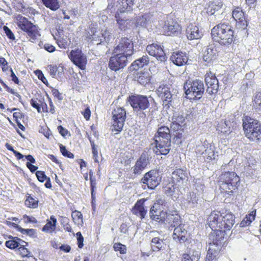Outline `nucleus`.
<instances>
[{"label":"nucleus","instance_id":"obj_15","mask_svg":"<svg viewBox=\"0 0 261 261\" xmlns=\"http://www.w3.org/2000/svg\"><path fill=\"white\" fill-rule=\"evenodd\" d=\"M205 82L207 86L206 92L210 95L217 93L219 89L218 80L215 75L211 72L207 73L205 75Z\"/></svg>","mask_w":261,"mask_h":261},{"label":"nucleus","instance_id":"obj_25","mask_svg":"<svg viewBox=\"0 0 261 261\" xmlns=\"http://www.w3.org/2000/svg\"><path fill=\"white\" fill-rule=\"evenodd\" d=\"M144 201L145 200L144 199H141L137 201L132 210L133 214L140 217L141 219L144 218L147 212L144 207L143 204Z\"/></svg>","mask_w":261,"mask_h":261},{"label":"nucleus","instance_id":"obj_37","mask_svg":"<svg viewBox=\"0 0 261 261\" xmlns=\"http://www.w3.org/2000/svg\"><path fill=\"white\" fill-rule=\"evenodd\" d=\"M44 6L53 11H56L59 7L58 0H41Z\"/></svg>","mask_w":261,"mask_h":261},{"label":"nucleus","instance_id":"obj_64","mask_svg":"<svg viewBox=\"0 0 261 261\" xmlns=\"http://www.w3.org/2000/svg\"><path fill=\"white\" fill-rule=\"evenodd\" d=\"M39 132L43 134L44 136L48 139L49 138V136L51 135L50 131L48 127H41V129L39 130Z\"/></svg>","mask_w":261,"mask_h":261},{"label":"nucleus","instance_id":"obj_53","mask_svg":"<svg viewBox=\"0 0 261 261\" xmlns=\"http://www.w3.org/2000/svg\"><path fill=\"white\" fill-rule=\"evenodd\" d=\"M113 248L116 251H119L121 254H125L126 253V246L120 243H115Z\"/></svg>","mask_w":261,"mask_h":261},{"label":"nucleus","instance_id":"obj_8","mask_svg":"<svg viewBox=\"0 0 261 261\" xmlns=\"http://www.w3.org/2000/svg\"><path fill=\"white\" fill-rule=\"evenodd\" d=\"M114 54H122L130 58L134 54V44L132 39L125 37H122L114 49Z\"/></svg>","mask_w":261,"mask_h":261},{"label":"nucleus","instance_id":"obj_21","mask_svg":"<svg viewBox=\"0 0 261 261\" xmlns=\"http://www.w3.org/2000/svg\"><path fill=\"white\" fill-rule=\"evenodd\" d=\"M235 223V216L231 212L223 214L222 230L229 231Z\"/></svg>","mask_w":261,"mask_h":261},{"label":"nucleus","instance_id":"obj_1","mask_svg":"<svg viewBox=\"0 0 261 261\" xmlns=\"http://www.w3.org/2000/svg\"><path fill=\"white\" fill-rule=\"evenodd\" d=\"M171 130L168 126L159 127L154 136V142L150 144L146 149L152 151L156 155H167L170 150Z\"/></svg>","mask_w":261,"mask_h":261},{"label":"nucleus","instance_id":"obj_49","mask_svg":"<svg viewBox=\"0 0 261 261\" xmlns=\"http://www.w3.org/2000/svg\"><path fill=\"white\" fill-rule=\"evenodd\" d=\"M71 216L75 223L80 224L83 223V216L81 212L75 211L72 213Z\"/></svg>","mask_w":261,"mask_h":261},{"label":"nucleus","instance_id":"obj_42","mask_svg":"<svg viewBox=\"0 0 261 261\" xmlns=\"http://www.w3.org/2000/svg\"><path fill=\"white\" fill-rule=\"evenodd\" d=\"M14 227L16 228L18 231L24 234H27L29 236H33L35 233V230L34 229H24L21 228L18 225L13 223Z\"/></svg>","mask_w":261,"mask_h":261},{"label":"nucleus","instance_id":"obj_22","mask_svg":"<svg viewBox=\"0 0 261 261\" xmlns=\"http://www.w3.org/2000/svg\"><path fill=\"white\" fill-rule=\"evenodd\" d=\"M170 60L176 65L181 66L186 64L188 61V57L186 53L181 51L173 53Z\"/></svg>","mask_w":261,"mask_h":261},{"label":"nucleus","instance_id":"obj_27","mask_svg":"<svg viewBox=\"0 0 261 261\" xmlns=\"http://www.w3.org/2000/svg\"><path fill=\"white\" fill-rule=\"evenodd\" d=\"M16 20L17 25L24 31L35 27V25L32 22L21 15H18L16 17Z\"/></svg>","mask_w":261,"mask_h":261},{"label":"nucleus","instance_id":"obj_12","mask_svg":"<svg viewBox=\"0 0 261 261\" xmlns=\"http://www.w3.org/2000/svg\"><path fill=\"white\" fill-rule=\"evenodd\" d=\"M141 181L144 184H146L148 188L154 189L160 184L161 177L157 170H151L144 174Z\"/></svg>","mask_w":261,"mask_h":261},{"label":"nucleus","instance_id":"obj_51","mask_svg":"<svg viewBox=\"0 0 261 261\" xmlns=\"http://www.w3.org/2000/svg\"><path fill=\"white\" fill-rule=\"evenodd\" d=\"M230 122L225 121L222 125L218 126V129L223 134H229L231 132L229 126Z\"/></svg>","mask_w":261,"mask_h":261},{"label":"nucleus","instance_id":"obj_52","mask_svg":"<svg viewBox=\"0 0 261 261\" xmlns=\"http://www.w3.org/2000/svg\"><path fill=\"white\" fill-rule=\"evenodd\" d=\"M171 121L181 124L185 121V118L182 115L179 113H174L171 118Z\"/></svg>","mask_w":261,"mask_h":261},{"label":"nucleus","instance_id":"obj_54","mask_svg":"<svg viewBox=\"0 0 261 261\" xmlns=\"http://www.w3.org/2000/svg\"><path fill=\"white\" fill-rule=\"evenodd\" d=\"M60 149L63 156L71 159H73L74 158V154L70 152V151H68L66 149L65 146H64L62 144L60 145Z\"/></svg>","mask_w":261,"mask_h":261},{"label":"nucleus","instance_id":"obj_28","mask_svg":"<svg viewBox=\"0 0 261 261\" xmlns=\"http://www.w3.org/2000/svg\"><path fill=\"white\" fill-rule=\"evenodd\" d=\"M150 245L153 251H159L165 248L166 244L163 238L159 237L153 238L151 241Z\"/></svg>","mask_w":261,"mask_h":261},{"label":"nucleus","instance_id":"obj_19","mask_svg":"<svg viewBox=\"0 0 261 261\" xmlns=\"http://www.w3.org/2000/svg\"><path fill=\"white\" fill-rule=\"evenodd\" d=\"M213 232H211L210 235V239L212 240V243H210V246L217 248L219 250L218 242L223 240L225 234H226V231L220 229L216 230H213Z\"/></svg>","mask_w":261,"mask_h":261},{"label":"nucleus","instance_id":"obj_60","mask_svg":"<svg viewBox=\"0 0 261 261\" xmlns=\"http://www.w3.org/2000/svg\"><path fill=\"white\" fill-rule=\"evenodd\" d=\"M76 237H77L78 247L80 248H83V247L84 246V243H83L84 238H83L81 232L80 231L77 232L76 233Z\"/></svg>","mask_w":261,"mask_h":261},{"label":"nucleus","instance_id":"obj_3","mask_svg":"<svg viewBox=\"0 0 261 261\" xmlns=\"http://www.w3.org/2000/svg\"><path fill=\"white\" fill-rule=\"evenodd\" d=\"M213 39L222 45L228 46L234 41V32L228 23H219L211 31Z\"/></svg>","mask_w":261,"mask_h":261},{"label":"nucleus","instance_id":"obj_26","mask_svg":"<svg viewBox=\"0 0 261 261\" xmlns=\"http://www.w3.org/2000/svg\"><path fill=\"white\" fill-rule=\"evenodd\" d=\"M149 62V57L146 55L143 56L142 57L139 59L136 60L129 67L130 70L134 71L138 70L141 68L147 65Z\"/></svg>","mask_w":261,"mask_h":261},{"label":"nucleus","instance_id":"obj_31","mask_svg":"<svg viewBox=\"0 0 261 261\" xmlns=\"http://www.w3.org/2000/svg\"><path fill=\"white\" fill-rule=\"evenodd\" d=\"M87 37L91 39L92 41H100L97 42L96 44L98 45L103 42L101 38L100 31H96L94 28L91 29V33L88 32L87 34Z\"/></svg>","mask_w":261,"mask_h":261},{"label":"nucleus","instance_id":"obj_40","mask_svg":"<svg viewBox=\"0 0 261 261\" xmlns=\"http://www.w3.org/2000/svg\"><path fill=\"white\" fill-rule=\"evenodd\" d=\"M151 20V17L149 14H145L139 17L137 20L138 26L146 27L147 23Z\"/></svg>","mask_w":261,"mask_h":261},{"label":"nucleus","instance_id":"obj_34","mask_svg":"<svg viewBox=\"0 0 261 261\" xmlns=\"http://www.w3.org/2000/svg\"><path fill=\"white\" fill-rule=\"evenodd\" d=\"M50 220H48L47 223L43 227L42 231L49 232L55 231L57 225V219L54 216H51Z\"/></svg>","mask_w":261,"mask_h":261},{"label":"nucleus","instance_id":"obj_18","mask_svg":"<svg viewBox=\"0 0 261 261\" xmlns=\"http://www.w3.org/2000/svg\"><path fill=\"white\" fill-rule=\"evenodd\" d=\"M223 3L220 0L213 1L210 3L207 13L208 20H213L216 16L222 13Z\"/></svg>","mask_w":261,"mask_h":261},{"label":"nucleus","instance_id":"obj_46","mask_svg":"<svg viewBox=\"0 0 261 261\" xmlns=\"http://www.w3.org/2000/svg\"><path fill=\"white\" fill-rule=\"evenodd\" d=\"M200 256L197 252L195 255H192L189 254H185L182 256L181 261H198L199 260Z\"/></svg>","mask_w":261,"mask_h":261},{"label":"nucleus","instance_id":"obj_32","mask_svg":"<svg viewBox=\"0 0 261 261\" xmlns=\"http://www.w3.org/2000/svg\"><path fill=\"white\" fill-rule=\"evenodd\" d=\"M9 238L10 239L9 241L6 242L5 245L7 247L10 248L11 249H15L17 247H19L21 243H25L26 244L28 243L21 240L18 237H13L12 236H10Z\"/></svg>","mask_w":261,"mask_h":261},{"label":"nucleus","instance_id":"obj_56","mask_svg":"<svg viewBox=\"0 0 261 261\" xmlns=\"http://www.w3.org/2000/svg\"><path fill=\"white\" fill-rule=\"evenodd\" d=\"M25 204L30 207L36 208L38 206V201L32 197H30L25 201Z\"/></svg>","mask_w":261,"mask_h":261},{"label":"nucleus","instance_id":"obj_20","mask_svg":"<svg viewBox=\"0 0 261 261\" xmlns=\"http://www.w3.org/2000/svg\"><path fill=\"white\" fill-rule=\"evenodd\" d=\"M218 55V51L216 46L214 44H210L204 51L203 59L205 62L210 63L214 60Z\"/></svg>","mask_w":261,"mask_h":261},{"label":"nucleus","instance_id":"obj_63","mask_svg":"<svg viewBox=\"0 0 261 261\" xmlns=\"http://www.w3.org/2000/svg\"><path fill=\"white\" fill-rule=\"evenodd\" d=\"M36 74H37L38 77L40 80H41L44 84L47 85V81L41 71L39 70H37Z\"/></svg>","mask_w":261,"mask_h":261},{"label":"nucleus","instance_id":"obj_10","mask_svg":"<svg viewBox=\"0 0 261 261\" xmlns=\"http://www.w3.org/2000/svg\"><path fill=\"white\" fill-rule=\"evenodd\" d=\"M151 151H146L142 152L140 157L136 161L135 165L132 168L131 170L135 176L140 175L143 170L149 163V156Z\"/></svg>","mask_w":261,"mask_h":261},{"label":"nucleus","instance_id":"obj_62","mask_svg":"<svg viewBox=\"0 0 261 261\" xmlns=\"http://www.w3.org/2000/svg\"><path fill=\"white\" fill-rule=\"evenodd\" d=\"M23 219L25 223H37L38 222L37 219H36L35 218L33 217H30L26 215L23 216Z\"/></svg>","mask_w":261,"mask_h":261},{"label":"nucleus","instance_id":"obj_44","mask_svg":"<svg viewBox=\"0 0 261 261\" xmlns=\"http://www.w3.org/2000/svg\"><path fill=\"white\" fill-rule=\"evenodd\" d=\"M70 41L67 37H59L57 40V43L61 48H66L70 45Z\"/></svg>","mask_w":261,"mask_h":261},{"label":"nucleus","instance_id":"obj_59","mask_svg":"<svg viewBox=\"0 0 261 261\" xmlns=\"http://www.w3.org/2000/svg\"><path fill=\"white\" fill-rule=\"evenodd\" d=\"M36 175L38 180L41 182H43L47 179V177L45 175L44 172L42 171H37L36 173Z\"/></svg>","mask_w":261,"mask_h":261},{"label":"nucleus","instance_id":"obj_13","mask_svg":"<svg viewBox=\"0 0 261 261\" xmlns=\"http://www.w3.org/2000/svg\"><path fill=\"white\" fill-rule=\"evenodd\" d=\"M135 0H118L117 4H109L108 9L110 10L111 12L115 10V7L117 8L116 12H119L122 14L125 12H128L132 11L134 5Z\"/></svg>","mask_w":261,"mask_h":261},{"label":"nucleus","instance_id":"obj_61","mask_svg":"<svg viewBox=\"0 0 261 261\" xmlns=\"http://www.w3.org/2000/svg\"><path fill=\"white\" fill-rule=\"evenodd\" d=\"M31 105L33 108L37 110L38 113L41 112L40 105L36 99H32L31 100Z\"/></svg>","mask_w":261,"mask_h":261},{"label":"nucleus","instance_id":"obj_16","mask_svg":"<svg viewBox=\"0 0 261 261\" xmlns=\"http://www.w3.org/2000/svg\"><path fill=\"white\" fill-rule=\"evenodd\" d=\"M146 50L149 55L155 57L158 61L162 62L166 60V56L164 50L158 44L148 45L146 47Z\"/></svg>","mask_w":261,"mask_h":261},{"label":"nucleus","instance_id":"obj_5","mask_svg":"<svg viewBox=\"0 0 261 261\" xmlns=\"http://www.w3.org/2000/svg\"><path fill=\"white\" fill-rule=\"evenodd\" d=\"M147 96L142 95H133L129 96L127 98V101L133 108L134 112L142 114L146 117V110L149 108L150 102Z\"/></svg>","mask_w":261,"mask_h":261},{"label":"nucleus","instance_id":"obj_29","mask_svg":"<svg viewBox=\"0 0 261 261\" xmlns=\"http://www.w3.org/2000/svg\"><path fill=\"white\" fill-rule=\"evenodd\" d=\"M174 182L178 183L186 180L188 178L187 172L186 170L181 168H178L172 172V176Z\"/></svg>","mask_w":261,"mask_h":261},{"label":"nucleus","instance_id":"obj_14","mask_svg":"<svg viewBox=\"0 0 261 261\" xmlns=\"http://www.w3.org/2000/svg\"><path fill=\"white\" fill-rule=\"evenodd\" d=\"M223 214L219 211H213L210 215L207 222L212 230L222 229Z\"/></svg>","mask_w":261,"mask_h":261},{"label":"nucleus","instance_id":"obj_58","mask_svg":"<svg viewBox=\"0 0 261 261\" xmlns=\"http://www.w3.org/2000/svg\"><path fill=\"white\" fill-rule=\"evenodd\" d=\"M24 245L23 244H20V247H18V250L20 252V255L23 256H28L29 254L30 253V251L28 249L25 248Z\"/></svg>","mask_w":261,"mask_h":261},{"label":"nucleus","instance_id":"obj_6","mask_svg":"<svg viewBox=\"0 0 261 261\" xmlns=\"http://www.w3.org/2000/svg\"><path fill=\"white\" fill-rule=\"evenodd\" d=\"M221 179L223 180L220 185L221 188L229 195L233 193L240 180L239 176L234 172H226L222 174Z\"/></svg>","mask_w":261,"mask_h":261},{"label":"nucleus","instance_id":"obj_33","mask_svg":"<svg viewBox=\"0 0 261 261\" xmlns=\"http://www.w3.org/2000/svg\"><path fill=\"white\" fill-rule=\"evenodd\" d=\"M232 16L236 21L243 23V25H246L244 13L241 8H235L232 11Z\"/></svg>","mask_w":261,"mask_h":261},{"label":"nucleus","instance_id":"obj_23","mask_svg":"<svg viewBox=\"0 0 261 261\" xmlns=\"http://www.w3.org/2000/svg\"><path fill=\"white\" fill-rule=\"evenodd\" d=\"M187 37L190 40L199 39L203 35L201 29L196 25H191L186 30Z\"/></svg>","mask_w":261,"mask_h":261},{"label":"nucleus","instance_id":"obj_45","mask_svg":"<svg viewBox=\"0 0 261 261\" xmlns=\"http://www.w3.org/2000/svg\"><path fill=\"white\" fill-rule=\"evenodd\" d=\"M171 87H170L169 88V90H168L166 94H165V96L161 97V98L163 100L164 103L166 105L168 104L171 105V102L173 99V95L171 93Z\"/></svg>","mask_w":261,"mask_h":261},{"label":"nucleus","instance_id":"obj_43","mask_svg":"<svg viewBox=\"0 0 261 261\" xmlns=\"http://www.w3.org/2000/svg\"><path fill=\"white\" fill-rule=\"evenodd\" d=\"M171 87V85H160L156 90V93L159 97H163L165 96L167 91L169 90V88Z\"/></svg>","mask_w":261,"mask_h":261},{"label":"nucleus","instance_id":"obj_55","mask_svg":"<svg viewBox=\"0 0 261 261\" xmlns=\"http://www.w3.org/2000/svg\"><path fill=\"white\" fill-rule=\"evenodd\" d=\"M34 28H31L30 30H27L25 32L27 33V35L30 38V40H32L31 41L33 42L37 39V33L34 30Z\"/></svg>","mask_w":261,"mask_h":261},{"label":"nucleus","instance_id":"obj_30","mask_svg":"<svg viewBox=\"0 0 261 261\" xmlns=\"http://www.w3.org/2000/svg\"><path fill=\"white\" fill-rule=\"evenodd\" d=\"M50 75L54 78L61 77L63 74L64 69L62 66L49 65L47 66Z\"/></svg>","mask_w":261,"mask_h":261},{"label":"nucleus","instance_id":"obj_36","mask_svg":"<svg viewBox=\"0 0 261 261\" xmlns=\"http://www.w3.org/2000/svg\"><path fill=\"white\" fill-rule=\"evenodd\" d=\"M138 82L142 85L145 86L149 83L150 80V76L148 72H141L139 73L136 77Z\"/></svg>","mask_w":261,"mask_h":261},{"label":"nucleus","instance_id":"obj_41","mask_svg":"<svg viewBox=\"0 0 261 261\" xmlns=\"http://www.w3.org/2000/svg\"><path fill=\"white\" fill-rule=\"evenodd\" d=\"M167 215V212H164L162 211V212L157 213L154 214L153 216H151V218L158 222H161L165 224V217Z\"/></svg>","mask_w":261,"mask_h":261},{"label":"nucleus","instance_id":"obj_47","mask_svg":"<svg viewBox=\"0 0 261 261\" xmlns=\"http://www.w3.org/2000/svg\"><path fill=\"white\" fill-rule=\"evenodd\" d=\"M200 256L197 252L195 255H192L189 254H185L182 256L181 261H198L199 260Z\"/></svg>","mask_w":261,"mask_h":261},{"label":"nucleus","instance_id":"obj_2","mask_svg":"<svg viewBox=\"0 0 261 261\" xmlns=\"http://www.w3.org/2000/svg\"><path fill=\"white\" fill-rule=\"evenodd\" d=\"M165 224L170 225V230L174 228L172 236L174 240L180 243H184L187 240L188 231L185 228V225L182 223L180 216L177 211L167 212Z\"/></svg>","mask_w":261,"mask_h":261},{"label":"nucleus","instance_id":"obj_11","mask_svg":"<svg viewBox=\"0 0 261 261\" xmlns=\"http://www.w3.org/2000/svg\"><path fill=\"white\" fill-rule=\"evenodd\" d=\"M129 57L122 54H116L110 59L109 66L115 71L123 69L128 63Z\"/></svg>","mask_w":261,"mask_h":261},{"label":"nucleus","instance_id":"obj_4","mask_svg":"<svg viewBox=\"0 0 261 261\" xmlns=\"http://www.w3.org/2000/svg\"><path fill=\"white\" fill-rule=\"evenodd\" d=\"M243 129L245 136L258 145L261 144V127L258 120L246 116L243 119Z\"/></svg>","mask_w":261,"mask_h":261},{"label":"nucleus","instance_id":"obj_50","mask_svg":"<svg viewBox=\"0 0 261 261\" xmlns=\"http://www.w3.org/2000/svg\"><path fill=\"white\" fill-rule=\"evenodd\" d=\"M253 101V106L255 109L261 112V92H258L256 94Z\"/></svg>","mask_w":261,"mask_h":261},{"label":"nucleus","instance_id":"obj_24","mask_svg":"<svg viewBox=\"0 0 261 261\" xmlns=\"http://www.w3.org/2000/svg\"><path fill=\"white\" fill-rule=\"evenodd\" d=\"M180 30L179 25L175 22H172L170 23L169 22H165L163 27V32L165 35L171 36L177 33Z\"/></svg>","mask_w":261,"mask_h":261},{"label":"nucleus","instance_id":"obj_57","mask_svg":"<svg viewBox=\"0 0 261 261\" xmlns=\"http://www.w3.org/2000/svg\"><path fill=\"white\" fill-rule=\"evenodd\" d=\"M3 30L4 31L6 35L8 38L12 40H15V36L14 34L12 33L11 30L7 26L4 25L3 27Z\"/></svg>","mask_w":261,"mask_h":261},{"label":"nucleus","instance_id":"obj_17","mask_svg":"<svg viewBox=\"0 0 261 261\" xmlns=\"http://www.w3.org/2000/svg\"><path fill=\"white\" fill-rule=\"evenodd\" d=\"M69 57L74 64L81 69L84 68L87 62L85 56L80 49L71 50Z\"/></svg>","mask_w":261,"mask_h":261},{"label":"nucleus","instance_id":"obj_39","mask_svg":"<svg viewBox=\"0 0 261 261\" xmlns=\"http://www.w3.org/2000/svg\"><path fill=\"white\" fill-rule=\"evenodd\" d=\"M202 154L204 158L209 161L216 159L214 149L211 146L207 147L204 151L203 152Z\"/></svg>","mask_w":261,"mask_h":261},{"label":"nucleus","instance_id":"obj_48","mask_svg":"<svg viewBox=\"0 0 261 261\" xmlns=\"http://www.w3.org/2000/svg\"><path fill=\"white\" fill-rule=\"evenodd\" d=\"M100 32L102 40H103L107 43L112 40L113 38L112 35L108 30H102Z\"/></svg>","mask_w":261,"mask_h":261},{"label":"nucleus","instance_id":"obj_7","mask_svg":"<svg viewBox=\"0 0 261 261\" xmlns=\"http://www.w3.org/2000/svg\"><path fill=\"white\" fill-rule=\"evenodd\" d=\"M185 94L188 98L193 100L200 99L205 91L203 82L199 80L187 82L185 84Z\"/></svg>","mask_w":261,"mask_h":261},{"label":"nucleus","instance_id":"obj_35","mask_svg":"<svg viewBox=\"0 0 261 261\" xmlns=\"http://www.w3.org/2000/svg\"><path fill=\"white\" fill-rule=\"evenodd\" d=\"M120 14H121L119 12H116L115 16L116 18L119 28L121 31H125L128 29V19L122 18V16L120 15Z\"/></svg>","mask_w":261,"mask_h":261},{"label":"nucleus","instance_id":"obj_38","mask_svg":"<svg viewBox=\"0 0 261 261\" xmlns=\"http://www.w3.org/2000/svg\"><path fill=\"white\" fill-rule=\"evenodd\" d=\"M218 250L217 248L210 246L207 251L205 261H216Z\"/></svg>","mask_w":261,"mask_h":261},{"label":"nucleus","instance_id":"obj_9","mask_svg":"<svg viewBox=\"0 0 261 261\" xmlns=\"http://www.w3.org/2000/svg\"><path fill=\"white\" fill-rule=\"evenodd\" d=\"M113 130L120 132L123 127L126 119V111L121 107H117L112 112Z\"/></svg>","mask_w":261,"mask_h":261}]
</instances>
